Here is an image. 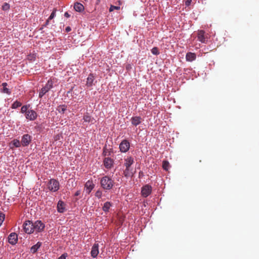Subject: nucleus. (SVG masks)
Masks as SVG:
<instances>
[{
	"label": "nucleus",
	"mask_w": 259,
	"mask_h": 259,
	"mask_svg": "<svg viewBox=\"0 0 259 259\" xmlns=\"http://www.w3.org/2000/svg\"><path fill=\"white\" fill-rule=\"evenodd\" d=\"M101 187L106 190L111 189L114 186V181L108 176H104L100 180Z\"/></svg>",
	"instance_id": "1"
},
{
	"label": "nucleus",
	"mask_w": 259,
	"mask_h": 259,
	"mask_svg": "<svg viewBox=\"0 0 259 259\" xmlns=\"http://www.w3.org/2000/svg\"><path fill=\"white\" fill-rule=\"evenodd\" d=\"M48 188L50 191L56 192L59 189V183L55 179H51L49 184Z\"/></svg>",
	"instance_id": "4"
},
{
	"label": "nucleus",
	"mask_w": 259,
	"mask_h": 259,
	"mask_svg": "<svg viewBox=\"0 0 259 259\" xmlns=\"http://www.w3.org/2000/svg\"><path fill=\"white\" fill-rule=\"evenodd\" d=\"M12 144L16 147H20L21 143L17 139H14L12 142Z\"/></svg>",
	"instance_id": "27"
},
{
	"label": "nucleus",
	"mask_w": 259,
	"mask_h": 259,
	"mask_svg": "<svg viewBox=\"0 0 259 259\" xmlns=\"http://www.w3.org/2000/svg\"><path fill=\"white\" fill-rule=\"evenodd\" d=\"M64 16L66 18H69L70 16V14L68 12H65L64 14Z\"/></svg>",
	"instance_id": "41"
},
{
	"label": "nucleus",
	"mask_w": 259,
	"mask_h": 259,
	"mask_svg": "<svg viewBox=\"0 0 259 259\" xmlns=\"http://www.w3.org/2000/svg\"><path fill=\"white\" fill-rule=\"evenodd\" d=\"M94 79L95 76L93 75V74H90L87 79L86 85L88 87H92Z\"/></svg>",
	"instance_id": "21"
},
{
	"label": "nucleus",
	"mask_w": 259,
	"mask_h": 259,
	"mask_svg": "<svg viewBox=\"0 0 259 259\" xmlns=\"http://www.w3.org/2000/svg\"><path fill=\"white\" fill-rule=\"evenodd\" d=\"M162 167L164 170H168L169 167V162L166 160L163 161L162 163Z\"/></svg>",
	"instance_id": "26"
},
{
	"label": "nucleus",
	"mask_w": 259,
	"mask_h": 259,
	"mask_svg": "<svg viewBox=\"0 0 259 259\" xmlns=\"http://www.w3.org/2000/svg\"><path fill=\"white\" fill-rule=\"evenodd\" d=\"M84 122L88 123H94L95 119L89 115L88 113L85 114L83 117Z\"/></svg>",
	"instance_id": "16"
},
{
	"label": "nucleus",
	"mask_w": 259,
	"mask_h": 259,
	"mask_svg": "<svg viewBox=\"0 0 259 259\" xmlns=\"http://www.w3.org/2000/svg\"><path fill=\"white\" fill-rule=\"evenodd\" d=\"M80 191H76V192H75V196H78V195L80 194Z\"/></svg>",
	"instance_id": "43"
},
{
	"label": "nucleus",
	"mask_w": 259,
	"mask_h": 259,
	"mask_svg": "<svg viewBox=\"0 0 259 259\" xmlns=\"http://www.w3.org/2000/svg\"><path fill=\"white\" fill-rule=\"evenodd\" d=\"M41 243L38 242L35 245H33L31 247V248H30L31 252L32 253H35L37 251V250H38V249L41 246Z\"/></svg>",
	"instance_id": "22"
},
{
	"label": "nucleus",
	"mask_w": 259,
	"mask_h": 259,
	"mask_svg": "<svg viewBox=\"0 0 259 259\" xmlns=\"http://www.w3.org/2000/svg\"><path fill=\"white\" fill-rule=\"evenodd\" d=\"M196 58V55L194 53L189 52L186 55V59L187 61L192 62Z\"/></svg>",
	"instance_id": "19"
},
{
	"label": "nucleus",
	"mask_w": 259,
	"mask_h": 259,
	"mask_svg": "<svg viewBox=\"0 0 259 259\" xmlns=\"http://www.w3.org/2000/svg\"><path fill=\"white\" fill-rule=\"evenodd\" d=\"M124 165L126 168H130L131 166L133 164L134 160L132 157H127L124 159Z\"/></svg>",
	"instance_id": "20"
},
{
	"label": "nucleus",
	"mask_w": 259,
	"mask_h": 259,
	"mask_svg": "<svg viewBox=\"0 0 259 259\" xmlns=\"http://www.w3.org/2000/svg\"><path fill=\"white\" fill-rule=\"evenodd\" d=\"M56 11H57V9H55V8L54 9L52 13H51V15L49 17V20H52V19H53L55 17Z\"/></svg>",
	"instance_id": "32"
},
{
	"label": "nucleus",
	"mask_w": 259,
	"mask_h": 259,
	"mask_svg": "<svg viewBox=\"0 0 259 259\" xmlns=\"http://www.w3.org/2000/svg\"><path fill=\"white\" fill-rule=\"evenodd\" d=\"M53 87V82L51 79L48 81L45 86L43 87L39 93V97L42 98L47 93H48Z\"/></svg>",
	"instance_id": "2"
},
{
	"label": "nucleus",
	"mask_w": 259,
	"mask_h": 259,
	"mask_svg": "<svg viewBox=\"0 0 259 259\" xmlns=\"http://www.w3.org/2000/svg\"><path fill=\"white\" fill-rule=\"evenodd\" d=\"M99 253V244L95 243L92 248L91 252V256L93 257H96Z\"/></svg>",
	"instance_id": "13"
},
{
	"label": "nucleus",
	"mask_w": 259,
	"mask_h": 259,
	"mask_svg": "<svg viewBox=\"0 0 259 259\" xmlns=\"http://www.w3.org/2000/svg\"><path fill=\"white\" fill-rule=\"evenodd\" d=\"M65 204L62 200H59L57 204V210L60 213H63L65 210Z\"/></svg>",
	"instance_id": "15"
},
{
	"label": "nucleus",
	"mask_w": 259,
	"mask_h": 259,
	"mask_svg": "<svg viewBox=\"0 0 259 259\" xmlns=\"http://www.w3.org/2000/svg\"><path fill=\"white\" fill-rule=\"evenodd\" d=\"M24 232L28 234L33 233V223L30 221H26L23 225Z\"/></svg>",
	"instance_id": "3"
},
{
	"label": "nucleus",
	"mask_w": 259,
	"mask_h": 259,
	"mask_svg": "<svg viewBox=\"0 0 259 259\" xmlns=\"http://www.w3.org/2000/svg\"><path fill=\"white\" fill-rule=\"evenodd\" d=\"M3 86V92L4 93H6L8 95H10L11 92L10 91L9 89L7 88V83L6 82H4L2 83Z\"/></svg>",
	"instance_id": "23"
},
{
	"label": "nucleus",
	"mask_w": 259,
	"mask_h": 259,
	"mask_svg": "<svg viewBox=\"0 0 259 259\" xmlns=\"http://www.w3.org/2000/svg\"><path fill=\"white\" fill-rule=\"evenodd\" d=\"M95 185L92 181H88L85 184V188L87 191V193L89 194L91 191L94 189Z\"/></svg>",
	"instance_id": "14"
},
{
	"label": "nucleus",
	"mask_w": 259,
	"mask_h": 259,
	"mask_svg": "<svg viewBox=\"0 0 259 259\" xmlns=\"http://www.w3.org/2000/svg\"><path fill=\"white\" fill-rule=\"evenodd\" d=\"M2 9L4 11H7L10 9V5L9 4L5 3L2 6Z\"/></svg>",
	"instance_id": "35"
},
{
	"label": "nucleus",
	"mask_w": 259,
	"mask_h": 259,
	"mask_svg": "<svg viewBox=\"0 0 259 259\" xmlns=\"http://www.w3.org/2000/svg\"><path fill=\"white\" fill-rule=\"evenodd\" d=\"M208 38L205 35V32L203 30H200L198 32V40L202 43H206L207 41Z\"/></svg>",
	"instance_id": "10"
},
{
	"label": "nucleus",
	"mask_w": 259,
	"mask_h": 259,
	"mask_svg": "<svg viewBox=\"0 0 259 259\" xmlns=\"http://www.w3.org/2000/svg\"><path fill=\"white\" fill-rule=\"evenodd\" d=\"M132 172H130V168H125L123 171V174L125 177H128L131 175Z\"/></svg>",
	"instance_id": "28"
},
{
	"label": "nucleus",
	"mask_w": 259,
	"mask_h": 259,
	"mask_svg": "<svg viewBox=\"0 0 259 259\" xmlns=\"http://www.w3.org/2000/svg\"><path fill=\"white\" fill-rule=\"evenodd\" d=\"M18 236L15 233H11L8 236V242L12 245H15L17 243Z\"/></svg>",
	"instance_id": "11"
},
{
	"label": "nucleus",
	"mask_w": 259,
	"mask_h": 259,
	"mask_svg": "<svg viewBox=\"0 0 259 259\" xmlns=\"http://www.w3.org/2000/svg\"><path fill=\"white\" fill-rule=\"evenodd\" d=\"M45 227V224L41 221H36L33 223V232H40L44 230Z\"/></svg>",
	"instance_id": "5"
},
{
	"label": "nucleus",
	"mask_w": 259,
	"mask_h": 259,
	"mask_svg": "<svg viewBox=\"0 0 259 259\" xmlns=\"http://www.w3.org/2000/svg\"><path fill=\"white\" fill-rule=\"evenodd\" d=\"M5 219V214L3 212H0V227L2 226Z\"/></svg>",
	"instance_id": "30"
},
{
	"label": "nucleus",
	"mask_w": 259,
	"mask_h": 259,
	"mask_svg": "<svg viewBox=\"0 0 259 259\" xmlns=\"http://www.w3.org/2000/svg\"><path fill=\"white\" fill-rule=\"evenodd\" d=\"M31 141V137L28 134L24 135L21 139V145L23 147L27 146Z\"/></svg>",
	"instance_id": "8"
},
{
	"label": "nucleus",
	"mask_w": 259,
	"mask_h": 259,
	"mask_svg": "<svg viewBox=\"0 0 259 259\" xmlns=\"http://www.w3.org/2000/svg\"><path fill=\"white\" fill-rule=\"evenodd\" d=\"M50 20H49V18H48V20L46 21V23H45V24L44 25V26H47L49 24Z\"/></svg>",
	"instance_id": "42"
},
{
	"label": "nucleus",
	"mask_w": 259,
	"mask_h": 259,
	"mask_svg": "<svg viewBox=\"0 0 259 259\" xmlns=\"http://www.w3.org/2000/svg\"><path fill=\"white\" fill-rule=\"evenodd\" d=\"M74 10L78 12H83L84 10V7L81 3L76 2L74 4Z\"/></svg>",
	"instance_id": "18"
},
{
	"label": "nucleus",
	"mask_w": 259,
	"mask_h": 259,
	"mask_svg": "<svg viewBox=\"0 0 259 259\" xmlns=\"http://www.w3.org/2000/svg\"><path fill=\"white\" fill-rule=\"evenodd\" d=\"M120 7L117 6H111L109 11L111 12L113 11L114 10H119Z\"/></svg>",
	"instance_id": "37"
},
{
	"label": "nucleus",
	"mask_w": 259,
	"mask_h": 259,
	"mask_svg": "<svg viewBox=\"0 0 259 259\" xmlns=\"http://www.w3.org/2000/svg\"><path fill=\"white\" fill-rule=\"evenodd\" d=\"M29 107V105H24L21 107V112L22 113H25V115L26 114V112H27V110L28 107Z\"/></svg>",
	"instance_id": "29"
},
{
	"label": "nucleus",
	"mask_w": 259,
	"mask_h": 259,
	"mask_svg": "<svg viewBox=\"0 0 259 259\" xmlns=\"http://www.w3.org/2000/svg\"><path fill=\"white\" fill-rule=\"evenodd\" d=\"M67 256V253H64L63 254H62L59 257L58 259H66V257Z\"/></svg>",
	"instance_id": "38"
},
{
	"label": "nucleus",
	"mask_w": 259,
	"mask_h": 259,
	"mask_svg": "<svg viewBox=\"0 0 259 259\" xmlns=\"http://www.w3.org/2000/svg\"><path fill=\"white\" fill-rule=\"evenodd\" d=\"M26 118L30 120H34L37 117V113L33 110H29L25 115Z\"/></svg>",
	"instance_id": "9"
},
{
	"label": "nucleus",
	"mask_w": 259,
	"mask_h": 259,
	"mask_svg": "<svg viewBox=\"0 0 259 259\" xmlns=\"http://www.w3.org/2000/svg\"><path fill=\"white\" fill-rule=\"evenodd\" d=\"M102 192L100 190H97L95 193V196L98 198L100 199L102 197Z\"/></svg>",
	"instance_id": "31"
},
{
	"label": "nucleus",
	"mask_w": 259,
	"mask_h": 259,
	"mask_svg": "<svg viewBox=\"0 0 259 259\" xmlns=\"http://www.w3.org/2000/svg\"><path fill=\"white\" fill-rule=\"evenodd\" d=\"M142 119L140 116H135L131 118L132 124L135 126H137L142 122Z\"/></svg>",
	"instance_id": "17"
},
{
	"label": "nucleus",
	"mask_w": 259,
	"mask_h": 259,
	"mask_svg": "<svg viewBox=\"0 0 259 259\" xmlns=\"http://www.w3.org/2000/svg\"><path fill=\"white\" fill-rule=\"evenodd\" d=\"M191 2H192V0H185V5L186 6H190Z\"/></svg>",
	"instance_id": "39"
},
{
	"label": "nucleus",
	"mask_w": 259,
	"mask_h": 259,
	"mask_svg": "<svg viewBox=\"0 0 259 259\" xmlns=\"http://www.w3.org/2000/svg\"><path fill=\"white\" fill-rule=\"evenodd\" d=\"M66 108L65 105H62L59 107L58 111L60 113H64L66 111Z\"/></svg>",
	"instance_id": "34"
},
{
	"label": "nucleus",
	"mask_w": 259,
	"mask_h": 259,
	"mask_svg": "<svg viewBox=\"0 0 259 259\" xmlns=\"http://www.w3.org/2000/svg\"><path fill=\"white\" fill-rule=\"evenodd\" d=\"M21 105L22 104L20 102L16 101L12 104L11 108L12 109H16L18 107H20Z\"/></svg>",
	"instance_id": "25"
},
{
	"label": "nucleus",
	"mask_w": 259,
	"mask_h": 259,
	"mask_svg": "<svg viewBox=\"0 0 259 259\" xmlns=\"http://www.w3.org/2000/svg\"><path fill=\"white\" fill-rule=\"evenodd\" d=\"M130 147V144L128 141L126 140H124L119 145L120 151L121 152H126L129 150Z\"/></svg>",
	"instance_id": "6"
},
{
	"label": "nucleus",
	"mask_w": 259,
	"mask_h": 259,
	"mask_svg": "<svg viewBox=\"0 0 259 259\" xmlns=\"http://www.w3.org/2000/svg\"><path fill=\"white\" fill-rule=\"evenodd\" d=\"M111 205L112 204L110 202H105L103 207V210L106 212H108Z\"/></svg>",
	"instance_id": "24"
},
{
	"label": "nucleus",
	"mask_w": 259,
	"mask_h": 259,
	"mask_svg": "<svg viewBox=\"0 0 259 259\" xmlns=\"http://www.w3.org/2000/svg\"><path fill=\"white\" fill-rule=\"evenodd\" d=\"M151 52L154 55H158L159 54V52L158 51V50L157 48L154 47L151 50Z\"/></svg>",
	"instance_id": "36"
},
{
	"label": "nucleus",
	"mask_w": 259,
	"mask_h": 259,
	"mask_svg": "<svg viewBox=\"0 0 259 259\" xmlns=\"http://www.w3.org/2000/svg\"><path fill=\"white\" fill-rule=\"evenodd\" d=\"M103 163L106 168L110 169L113 165L114 160L111 158L105 157L104 159Z\"/></svg>",
	"instance_id": "12"
},
{
	"label": "nucleus",
	"mask_w": 259,
	"mask_h": 259,
	"mask_svg": "<svg viewBox=\"0 0 259 259\" xmlns=\"http://www.w3.org/2000/svg\"><path fill=\"white\" fill-rule=\"evenodd\" d=\"M103 154L105 156H109L110 155V151H109L106 147H104Z\"/></svg>",
	"instance_id": "33"
},
{
	"label": "nucleus",
	"mask_w": 259,
	"mask_h": 259,
	"mask_svg": "<svg viewBox=\"0 0 259 259\" xmlns=\"http://www.w3.org/2000/svg\"><path fill=\"white\" fill-rule=\"evenodd\" d=\"M152 191V187L149 185H146L142 188L141 194L144 197H148Z\"/></svg>",
	"instance_id": "7"
},
{
	"label": "nucleus",
	"mask_w": 259,
	"mask_h": 259,
	"mask_svg": "<svg viewBox=\"0 0 259 259\" xmlns=\"http://www.w3.org/2000/svg\"><path fill=\"white\" fill-rule=\"evenodd\" d=\"M71 28L69 27V26H67L66 28H65V30L66 32H69L70 31H71Z\"/></svg>",
	"instance_id": "40"
}]
</instances>
